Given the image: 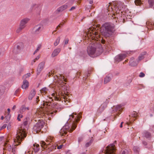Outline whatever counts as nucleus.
Here are the masks:
<instances>
[{
  "label": "nucleus",
  "instance_id": "f257e3e1",
  "mask_svg": "<svg viewBox=\"0 0 154 154\" xmlns=\"http://www.w3.org/2000/svg\"><path fill=\"white\" fill-rule=\"evenodd\" d=\"M96 29L92 26L88 29L86 31L87 35L88 38L94 40L90 43L88 47L87 52L88 55L91 57H95L100 55L102 52V46L98 42V39L100 38V35L95 30Z\"/></svg>",
  "mask_w": 154,
  "mask_h": 154
},
{
  "label": "nucleus",
  "instance_id": "f03ea898",
  "mask_svg": "<svg viewBox=\"0 0 154 154\" xmlns=\"http://www.w3.org/2000/svg\"><path fill=\"white\" fill-rule=\"evenodd\" d=\"M115 31V26L111 23H105L100 29L102 35L106 38L110 37Z\"/></svg>",
  "mask_w": 154,
  "mask_h": 154
},
{
  "label": "nucleus",
  "instance_id": "7ed1b4c3",
  "mask_svg": "<svg viewBox=\"0 0 154 154\" xmlns=\"http://www.w3.org/2000/svg\"><path fill=\"white\" fill-rule=\"evenodd\" d=\"M29 120V117H26L24 120L23 124L22 125L20 128H19L17 134L16 138L18 142L20 143V142L26 137V129L24 128V127H26L28 124V121Z\"/></svg>",
  "mask_w": 154,
  "mask_h": 154
},
{
  "label": "nucleus",
  "instance_id": "20e7f679",
  "mask_svg": "<svg viewBox=\"0 0 154 154\" xmlns=\"http://www.w3.org/2000/svg\"><path fill=\"white\" fill-rule=\"evenodd\" d=\"M126 6H125L124 4L120 2H116L113 4L111 8L114 12L116 13L117 14H119L121 12L122 14L125 16H128L127 13L128 11L127 12L126 11Z\"/></svg>",
  "mask_w": 154,
  "mask_h": 154
},
{
  "label": "nucleus",
  "instance_id": "39448f33",
  "mask_svg": "<svg viewBox=\"0 0 154 154\" xmlns=\"http://www.w3.org/2000/svg\"><path fill=\"white\" fill-rule=\"evenodd\" d=\"M57 81L59 84L58 86L60 89L63 91L64 93H63V92H62L61 94V96L59 95L55 97V100L60 101L61 100V98L64 100L67 99V96L64 95V94L65 93V91H67L68 88L65 85L66 83L64 82L61 79H58Z\"/></svg>",
  "mask_w": 154,
  "mask_h": 154
},
{
  "label": "nucleus",
  "instance_id": "423d86ee",
  "mask_svg": "<svg viewBox=\"0 0 154 154\" xmlns=\"http://www.w3.org/2000/svg\"><path fill=\"white\" fill-rule=\"evenodd\" d=\"M40 144L41 147L43 148L41 154H48L54 149H56V146L53 145L51 146V144H47L44 141H41Z\"/></svg>",
  "mask_w": 154,
  "mask_h": 154
},
{
  "label": "nucleus",
  "instance_id": "0eeeda50",
  "mask_svg": "<svg viewBox=\"0 0 154 154\" xmlns=\"http://www.w3.org/2000/svg\"><path fill=\"white\" fill-rule=\"evenodd\" d=\"M77 124L75 122H74L72 124L70 125L71 128H70V126L66 125H65L63 128L61 129L60 131V134L61 135H63V134H66L67 131L70 132H72L76 128Z\"/></svg>",
  "mask_w": 154,
  "mask_h": 154
},
{
  "label": "nucleus",
  "instance_id": "6e6552de",
  "mask_svg": "<svg viewBox=\"0 0 154 154\" xmlns=\"http://www.w3.org/2000/svg\"><path fill=\"white\" fill-rule=\"evenodd\" d=\"M116 141H115L113 143L111 144L106 147L104 151L105 154H115L116 148L115 146V143H116Z\"/></svg>",
  "mask_w": 154,
  "mask_h": 154
},
{
  "label": "nucleus",
  "instance_id": "1a4fd4ad",
  "mask_svg": "<svg viewBox=\"0 0 154 154\" xmlns=\"http://www.w3.org/2000/svg\"><path fill=\"white\" fill-rule=\"evenodd\" d=\"M45 124L43 121L39 120L33 127V129L36 131H39L43 128Z\"/></svg>",
  "mask_w": 154,
  "mask_h": 154
},
{
  "label": "nucleus",
  "instance_id": "9d476101",
  "mask_svg": "<svg viewBox=\"0 0 154 154\" xmlns=\"http://www.w3.org/2000/svg\"><path fill=\"white\" fill-rule=\"evenodd\" d=\"M69 0V2L68 3H66L57 9V11L58 12H62L66 9L68 7L71 6L73 2L75 0Z\"/></svg>",
  "mask_w": 154,
  "mask_h": 154
},
{
  "label": "nucleus",
  "instance_id": "9b49d317",
  "mask_svg": "<svg viewBox=\"0 0 154 154\" xmlns=\"http://www.w3.org/2000/svg\"><path fill=\"white\" fill-rule=\"evenodd\" d=\"M128 54L129 52H127L125 53H122L118 55L115 57V61L117 62L121 61L127 57Z\"/></svg>",
  "mask_w": 154,
  "mask_h": 154
},
{
  "label": "nucleus",
  "instance_id": "f8f14e48",
  "mask_svg": "<svg viewBox=\"0 0 154 154\" xmlns=\"http://www.w3.org/2000/svg\"><path fill=\"white\" fill-rule=\"evenodd\" d=\"M29 20V19L27 18L23 19L20 21L19 26L24 29L26 27V24L28 22Z\"/></svg>",
  "mask_w": 154,
  "mask_h": 154
},
{
  "label": "nucleus",
  "instance_id": "ddd939ff",
  "mask_svg": "<svg viewBox=\"0 0 154 154\" xmlns=\"http://www.w3.org/2000/svg\"><path fill=\"white\" fill-rule=\"evenodd\" d=\"M42 27L41 25H38L34 27L33 29V32L35 34L38 33Z\"/></svg>",
  "mask_w": 154,
  "mask_h": 154
},
{
  "label": "nucleus",
  "instance_id": "4468645a",
  "mask_svg": "<svg viewBox=\"0 0 154 154\" xmlns=\"http://www.w3.org/2000/svg\"><path fill=\"white\" fill-rule=\"evenodd\" d=\"M61 50V49L59 48H56L54 49L51 54V57H53L57 56L60 53Z\"/></svg>",
  "mask_w": 154,
  "mask_h": 154
},
{
  "label": "nucleus",
  "instance_id": "2eb2a0df",
  "mask_svg": "<svg viewBox=\"0 0 154 154\" xmlns=\"http://www.w3.org/2000/svg\"><path fill=\"white\" fill-rule=\"evenodd\" d=\"M107 106V104L106 103H104L102 104L99 107L98 110V111L100 113L102 112L106 108Z\"/></svg>",
  "mask_w": 154,
  "mask_h": 154
},
{
  "label": "nucleus",
  "instance_id": "dca6fc26",
  "mask_svg": "<svg viewBox=\"0 0 154 154\" xmlns=\"http://www.w3.org/2000/svg\"><path fill=\"white\" fill-rule=\"evenodd\" d=\"M53 107L58 110V112H60L63 108L61 105L59 104L58 103L54 104L53 106Z\"/></svg>",
  "mask_w": 154,
  "mask_h": 154
},
{
  "label": "nucleus",
  "instance_id": "f3484780",
  "mask_svg": "<svg viewBox=\"0 0 154 154\" xmlns=\"http://www.w3.org/2000/svg\"><path fill=\"white\" fill-rule=\"evenodd\" d=\"M29 85V83L28 81L26 80H24L23 82V84L22 85L21 87L23 89H26L28 87Z\"/></svg>",
  "mask_w": 154,
  "mask_h": 154
},
{
  "label": "nucleus",
  "instance_id": "a211bd4d",
  "mask_svg": "<svg viewBox=\"0 0 154 154\" xmlns=\"http://www.w3.org/2000/svg\"><path fill=\"white\" fill-rule=\"evenodd\" d=\"M35 91L34 89H32L30 91V94L29 96V99L31 100L35 96Z\"/></svg>",
  "mask_w": 154,
  "mask_h": 154
},
{
  "label": "nucleus",
  "instance_id": "6ab92c4d",
  "mask_svg": "<svg viewBox=\"0 0 154 154\" xmlns=\"http://www.w3.org/2000/svg\"><path fill=\"white\" fill-rule=\"evenodd\" d=\"M33 149L35 152H38L39 150V146L38 144L35 143L33 145Z\"/></svg>",
  "mask_w": 154,
  "mask_h": 154
},
{
  "label": "nucleus",
  "instance_id": "aec40b11",
  "mask_svg": "<svg viewBox=\"0 0 154 154\" xmlns=\"http://www.w3.org/2000/svg\"><path fill=\"white\" fill-rule=\"evenodd\" d=\"M111 80V77L107 75L104 78V84H106L109 82Z\"/></svg>",
  "mask_w": 154,
  "mask_h": 154
},
{
  "label": "nucleus",
  "instance_id": "412c9836",
  "mask_svg": "<svg viewBox=\"0 0 154 154\" xmlns=\"http://www.w3.org/2000/svg\"><path fill=\"white\" fill-rule=\"evenodd\" d=\"M146 25L147 26V27L149 28V27H152V28H153L154 27V23L149 21H147L146 22Z\"/></svg>",
  "mask_w": 154,
  "mask_h": 154
},
{
  "label": "nucleus",
  "instance_id": "4be33fe9",
  "mask_svg": "<svg viewBox=\"0 0 154 154\" xmlns=\"http://www.w3.org/2000/svg\"><path fill=\"white\" fill-rule=\"evenodd\" d=\"M31 8L32 9H35L36 8H37L39 9V10H40V9L39 8V5H38L37 4H32L31 6Z\"/></svg>",
  "mask_w": 154,
  "mask_h": 154
},
{
  "label": "nucleus",
  "instance_id": "5701e85b",
  "mask_svg": "<svg viewBox=\"0 0 154 154\" xmlns=\"http://www.w3.org/2000/svg\"><path fill=\"white\" fill-rule=\"evenodd\" d=\"M146 54V52H145L142 53L138 57L139 60L140 61L143 59L144 58V55H145Z\"/></svg>",
  "mask_w": 154,
  "mask_h": 154
},
{
  "label": "nucleus",
  "instance_id": "b1692460",
  "mask_svg": "<svg viewBox=\"0 0 154 154\" xmlns=\"http://www.w3.org/2000/svg\"><path fill=\"white\" fill-rule=\"evenodd\" d=\"M134 60V58L133 57L131 58L130 60V65L131 66H135V65L137 64V63H134V62H133V60Z\"/></svg>",
  "mask_w": 154,
  "mask_h": 154
},
{
  "label": "nucleus",
  "instance_id": "393cba45",
  "mask_svg": "<svg viewBox=\"0 0 154 154\" xmlns=\"http://www.w3.org/2000/svg\"><path fill=\"white\" fill-rule=\"evenodd\" d=\"M42 45L41 44H39L38 45L36 49L35 50L33 54L35 55L36 53L38 52L40 49L41 48Z\"/></svg>",
  "mask_w": 154,
  "mask_h": 154
},
{
  "label": "nucleus",
  "instance_id": "a878e982",
  "mask_svg": "<svg viewBox=\"0 0 154 154\" xmlns=\"http://www.w3.org/2000/svg\"><path fill=\"white\" fill-rule=\"evenodd\" d=\"M149 6L150 7H152L154 5V0H148Z\"/></svg>",
  "mask_w": 154,
  "mask_h": 154
},
{
  "label": "nucleus",
  "instance_id": "bb28decb",
  "mask_svg": "<svg viewBox=\"0 0 154 154\" xmlns=\"http://www.w3.org/2000/svg\"><path fill=\"white\" fill-rule=\"evenodd\" d=\"M5 90V88L2 86L0 85V95H2L4 93Z\"/></svg>",
  "mask_w": 154,
  "mask_h": 154
},
{
  "label": "nucleus",
  "instance_id": "cd10ccee",
  "mask_svg": "<svg viewBox=\"0 0 154 154\" xmlns=\"http://www.w3.org/2000/svg\"><path fill=\"white\" fill-rule=\"evenodd\" d=\"M60 38V37H58L54 43V45L55 46H57L59 43Z\"/></svg>",
  "mask_w": 154,
  "mask_h": 154
},
{
  "label": "nucleus",
  "instance_id": "c85d7f7f",
  "mask_svg": "<svg viewBox=\"0 0 154 154\" xmlns=\"http://www.w3.org/2000/svg\"><path fill=\"white\" fill-rule=\"evenodd\" d=\"M128 152L127 150L124 149L121 150L120 154H128Z\"/></svg>",
  "mask_w": 154,
  "mask_h": 154
},
{
  "label": "nucleus",
  "instance_id": "c756f323",
  "mask_svg": "<svg viewBox=\"0 0 154 154\" xmlns=\"http://www.w3.org/2000/svg\"><path fill=\"white\" fill-rule=\"evenodd\" d=\"M48 90L46 88H43L41 91L42 93L43 94H45L47 93Z\"/></svg>",
  "mask_w": 154,
  "mask_h": 154
},
{
  "label": "nucleus",
  "instance_id": "7c9ffc66",
  "mask_svg": "<svg viewBox=\"0 0 154 154\" xmlns=\"http://www.w3.org/2000/svg\"><path fill=\"white\" fill-rule=\"evenodd\" d=\"M7 143H5V147L9 151H11L12 148L11 145H8L6 146Z\"/></svg>",
  "mask_w": 154,
  "mask_h": 154
},
{
  "label": "nucleus",
  "instance_id": "2f4dec72",
  "mask_svg": "<svg viewBox=\"0 0 154 154\" xmlns=\"http://www.w3.org/2000/svg\"><path fill=\"white\" fill-rule=\"evenodd\" d=\"M93 140L92 139H91L89 142H87L85 145V146L86 147H88L89 146L91 143H92L93 142Z\"/></svg>",
  "mask_w": 154,
  "mask_h": 154
},
{
  "label": "nucleus",
  "instance_id": "473e14b6",
  "mask_svg": "<svg viewBox=\"0 0 154 154\" xmlns=\"http://www.w3.org/2000/svg\"><path fill=\"white\" fill-rule=\"evenodd\" d=\"M145 136L146 138H149L151 137V134L148 131H145L144 132Z\"/></svg>",
  "mask_w": 154,
  "mask_h": 154
},
{
  "label": "nucleus",
  "instance_id": "72a5a7b5",
  "mask_svg": "<svg viewBox=\"0 0 154 154\" xmlns=\"http://www.w3.org/2000/svg\"><path fill=\"white\" fill-rule=\"evenodd\" d=\"M134 3L136 5H140L141 3V0H135Z\"/></svg>",
  "mask_w": 154,
  "mask_h": 154
},
{
  "label": "nucleus",
  "instance_id": "f704fd0d",
  "mask_svg": "<svg viewBox=\"0 0 154 154\" xmlns=\"http://www.w3.org/2000/svg\"><path fill=\"white\" fill-rule=\"evenodd\" d=\"M59 112L58 111V110L56 109H54L53 112H51L50 113V114L51 115V116H53V115L54 114V113H55V114H55L57 113L58 112Z\"/></svg>",
  "mask_w": 154,
  "mask_h": 154
},
{
  "label": "nucleus",
  "instance_id": "c9c22d12",
  "mask_svg": "<svg viewBox=\"0 0 154 154\" xmlns=\"http://www.w3.org/2000/svg\"><path fill=\"white\" fill-rule=\"evenodd\" d=\"M23 29V28L19 26V27H18V28L16 29V32L17 33H19Z\"/></svg>",
  "mask_w": 154,
  "mask_h": 154
},
{
  "label": "nucleus",
  "instance_id": "e433bc0d",
  "mask_svg": "<svg viewBox=\"0 0 154 154\" xmlns=\"http://www.w3.org/2000/svg\"><path fill=\"white\" fill-rule=\"evenodd\" d=\"M121 106L120 105H118L115 108L116 111H117L118 110H120L121 109Z\"/></svg>",
  "mask_w": 154,
  "mask_h": 154
},
{
  "label": "nucleus",
  "instance_id": "4c0bfd02",
  "mask_svg": "<svg viewBox=\"0 0 154 154\" xmlns=\"http://www.w3.org/2000/svg\"><path fill=\"white\" fill-rule=\"evenodd\" d=\"M45 62H42L38 65V67H43L45 66Z\"/></svg>",
  "mask_w": 154,
  "mask_h": 154
},
{
  "label": "nucleus",
  "instance_id": "58836bf2",
  "mask_svg": "<svg viewBox=\"0 0 154 154\" xmlns=\"http://www.w3.org/2000/svg\"><path fill=\"white\" fill-rule=\"evenodd\" d=\"M134 152H139L140 151V149L137 146H134Z\"/></svg>",
  "mask_w": 154,
  "mask_h": 154
},
{
  "label": "nucleus",
  "instance_id": "ea45409f",
  "mask_svg": "<svg viewBox=\"0 0 154 154\" xmlns=\"http://www.w3.org/2000/svg\"><path fill=\"white\" fill-rule=\"evenodd\" d=\"M40 57V54H39L38 55L36 58L33 60H32V62H33V63H35L36 61L38 60Z\"/></svg>",
  "mask_w": 154,
  "mask_h": 154
},
{
  "label": "nucleus",
  "instance_id": "a19ab883",
  "mask_svg": "<svg viewBox=\"0 0 154 154\" xmlns=\"http://www.w3.org/2000/svg\"><path fill=\"white\" fill-rule=\"evenodd\" d=\"M30 75V73H27L23 75V78L24 79H26V78L29 77Z\"/></svg>",
  "mask_w": 154,
  "mask_h": 154
},
{
  "label": "nucleus",
  "instance_id": "79ce46f5",
  "mask_svg": "<svg viewBox=\"0 0 154 154\" xmlns=\"http://www.w3.org/2000/svg\"><path fill=\"white\" fill-rule=\"evenodd\" d=\"M131 116L132 117H136L137 116V113H136V112L134 111L132 112V114H131Z\"/></svg>",
  "mask_w": 154,
  "mask_h": 154
},
{
  "label": "nucleus",
  "instance_id": "37998d69",
  "mask_svg": "<svg viewBox=\"0 0 154 154\" xmlns=\"http://www.w3.org/2000/svg\"><path fill=\"white\" fill-rule=\"evenodd\" d=\"M88 2H89V4L91 5L89 6V8H88V9H89L90 8H91L92 6V5H91L93 3V1L92 0H90L89 1H88Z\"/></svg>",
  "mask_w": 154,
  "mask_h": 154
},
{
  "label": "nucleus",
  "instance_id": "c03bdc74",
  "mask_svg": "<svg viewBox=\"0 0 154 154\" xmlns=\"http://www.w3.org/2000/svg\"><path fill=\"white\" fill-rule=\"evenodd\" d=\"M42 70V68H37V73L38 74L40 73Z\"/></svg>",
  "mask_w": 154,
  "mask_h": 154
},
{
  "label": "nucleus",
  "instance_id": "a18cd8bd",
  "mask_svg": "<svg viewBox=\"0 0 154 154\" xmlns=\"http://www.w3.org/2000/svg\"><path fill=\"white\" fill-rule=\"evenodd\" d=\"M15 48L17 49V52L18 51H19L21 48V47L19 45H17L15 46Z\"/></svg>",
  "mask_w": 154,
  "mask_h": 154
},
{
  "label": "nucleus",
  "instance_id": "49530a36",
  "mask_svg": "<svg viewBox=\"0 0 154 154\" xmlns=\"http://www.w3.org/2000/svg\"><path fill=\"white\" fill-rule=\"evenodd\" d=\"M145 75L144 73H143V72H141L140 73L139 76L140 77H144L145 76Z\"/></svg>",
  "mask_w": 154,
  "mask_h": 154
},
{
  "label": "nucleus",
  "instance_id": "de8ad7c7",
  "mask_svg": "<svg viewBox=\"0 0 154 154\" xmlns=\"http://www.w3.org/2000/svg\"><path fill=\"white\" fill-rule=\"evenodd\" d=\"M7 126L6 124H4L1 128L0 130H2L6 128Z\"/></svg>",
  "mask_w": 154,
  "mask_h": 154
},
{
  "label": "nucleus",
  "instance_id": "09e8293b",
  "mask_svg": "<svg viewBox=\"0 0 154 154\" xmlns=\"http://www.w3.org/2000/svg\"><path fill=\"white\" fill-rule=\"evenodd\" d=\"M54 73H55L54 71H51L48 73V76H49V77H50V76L51 75L54 74Z\"/></svg>",
  "mask_w": 154,
  "mask_h": 154
},
{
  "label": "nucleus",
  "instance_id": "8fccbe9b",
  "mask_svg": "<svg viewBox=\"0 0 154 154\" xmlns=\"http://www.w3.org/2000/svg\"><path fill=\"white\" fill-rule=\"evenodd\" d=\"M20 91V88H18L15 91V94L16 95Z\"/></svg>",
  "mask_w": 154,
  "mask_h": 154
},
{
  "label": "nucleus",
  "instance_id": "3c124183",
  "mask_svg": "<svg viewBox=\"0 0 154 154\" xmlns=\"http://www.w3.org/2000/svg\"><path fill=\"white\" fill-rule=\"evenodd\" d=\"M48 102H45L43 104V105L44 106H45L46 107L48 106Z\"/></svg>",
  "mask_w": 154,
  "mask_h": 154
},
{
  "label": "nucleus",
  "instance_id": "603ef678",
  "mask_svg": "<svg viewBox=\"0 0 154 154\" xmlns=\"http://www.w3.org/2000/svg\"><path fill=\"white\" fill-rule=\"evenodd\" d=\"M21 110L23 111H25L26 110V107L24 106H23L22 107Z\"/></svg>",
  "mask_w": 154,
  "mask_h": 154
},
{
  "label": "nucleus",
  "instance_id": "864d4df0",
  "mask_svg": "<svg viewBox=\"0 0 154 154\" xmlns=\"http://www.w3.org/2000/svg\"><path fill=\"white\" fill-rule=\"evenodd\" d=\"M63 146V144L60 145L59 146H57V148L58 149H60L62 148Z\"/></svg>",
  "mask_w": 154,
  "mask_h": 154
},
{
  "label": "nucleus",
  "instance_id": "5fc2aeb1",
  "mask_svg": "<svg viewBox=\"0 0 154 154\" xmlns=\"http://www.w3.org/2000/svg\"><path fill=\"white\" fill-rule=\"evenodd\" d=\"M11 150H12V152L13 153V154H14L15 152V148L12 147Z\"/></svg>",
  "mask_w": 154,
  "mask_h": 154
},
{
  "label": "nucleus",
  "instance_id": "6e6d98bb",
  "mask_svg": "<svg viewBox=\"0 0 154 154\" xmlns=\"http://www.w3.org/2000/svg\"><path fill=\"white\" fill-rule=\"evenodd\" d=\"M39 99V97L37 96L36 99V103H38V101H39V100H38Z\"/></svg>",
  "mask_w": 154,
  "mask_h": 154
},
{
  "label": "nucleus",
  "instance_id": "4d7b16f0",
  "mask_svg": "<svg viewBox=\"0 0 154 154\" xmlns=\"http://www.w3.org/2000/svg\"><path fill=\"white\" fill-rule=\"evenodd\" d=\"M61 26H63V24H62V23H60L59 24L57 27L56 29H58V28L60 27H61Z\"/></svg>",
  "mask_w": 154,
  "mask_h": 154
},
{
  "label": "nucleus",
  "instance_id": "13d9d810",
  "mask_svg": "<svg viewBox=\"0 0 154 154\" xmlns=\"http://www.w3.org/2000/svg\"><path fill=\"white\" fill-rule=\"evenodd\" d=\"M142 143L145 146H146L147 145V142L144 141H143L142 142Z\"/></svg>",
  "mask_w": 154,
  "mask_h": 154
},
{
  "label": "nucleus",
  "instance_id": "bf43d9fd",
  "mask_svg": "<svg viewBox=\"0 0 154 154\" xmlns=\"http://www.w3.org/2000/svg\"><path fill=\"white\" fill-rule=\"evenodd\" d=\"M82 140V138L81 137H79L78 138V141L79 142H81Z\"/></svg>",
  "mask_w": 154,
  "mask_h": 154
},
{
  "label": "nucleus",
  "instance_id": "052dcab7",
  "mask_svg": "<svg viewBox=\"0 0 154 154\" xmlns=\"http://www.w3.org/2000/svg\"><path fill=\"white\" fill-rule=\"evenodd\" d=\"M75 8V7L74 6H72L71 7V8L70 9V11H72Z\"/></svg>",
  "mask_w": 154,
  "mask_h": 154
},
{
  "label": "nucleus",
  "instance_id": "680f3d73",
  "mask_svg": "<svg viewBox=\"0 0 154 154\" xmlns=\"http://www.w3.org/2000/svg\"><path fill=\"white\" fill-rule=\"evenodd\" d=\"M68 41H69L68 40H66L65 41V42H64L65 44L66 45V44H67L68 42Z\"/></svg>",
  "mask_w": 154,
  "mask_h": 154
},
{
  "label": "nucleus",
  "instance_id": "e2e57ef3",
  "mask_svg": "<svg viewBox=\"0 0 154 154\" xmlns=\"http://www.w3.org/2000/svg\"><path fill=\"white\" fill-rule=\"evenodd\" d=\"M20 115L19 114V115H18L17 116V119L19 121H20Z\"/></svg>",
  "mask_w": 154,
  "mask_h": 154
},
{
  "label": "nucleus",
  "instance_id": "0e129e2a",
  "mask_svg": "<svg viewBox=\"0 0 154 154\" xmlns=\"http://www.w3.org/2000/svg\"><path fill=\"white\" fill-rule=\"evenodd\" d=\"M48 106H50L51 104V103L50 102H48Z\"/></svg>",
  "mask_w": 154,
  "mask_h": 154
},
{
  "label": "nucleus",
  "instance_id": "69168bd1",
  "mask_svg": "<svg viewBox=\"0 0 154 154\" xmlns=\"http://www.w3.org/2000/svg\"><path fill=\"white\" fill-rule=\"evenodd\" d=\"M60 76H61V78H62L63 79V80L65 82H66V80L65 79H64V77L63 76V77L62 78V77L61 76V75H60Z\"/></svg>",
  "mask_w": 154,
  "mask_h": 154
},
{
  "label": "nucleus",
  "instance_id": "338daca9",
  "mask_svg": "<svg viewBox=\"0 0 154 154\" xmlns=\"http://www.w3.org/2000/svg\"><path fill=\"white\" fill-rule=\"evenodd\" d=\"M16 108V106L15 105H14L12 108V109L13 110H14Z\"/></svg>",
  "mask_w": 154,
  "mask_h": 154
},
{
  "label": "nucleus",
  "instance_id": "774afa93",
  "mask_svg": "<svg viewBox=\"0 0 154 154\" xmlns=\"http://www.w3.org/2000/svg\"><path fill=\"white\" fill-rule=\"evenodd\" d=\"M66 20L65 21V20H63V21L62 22V23H62V24H63H63H64V23H66Z\"/></svg>",
  "mask_w": 154,
  "mask_h": 154
}]
</instances>
